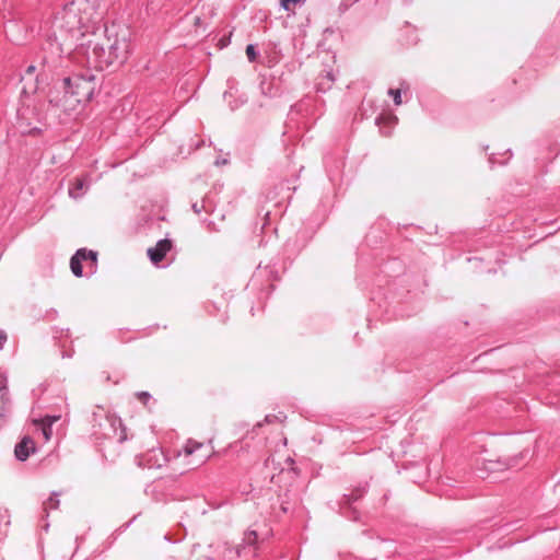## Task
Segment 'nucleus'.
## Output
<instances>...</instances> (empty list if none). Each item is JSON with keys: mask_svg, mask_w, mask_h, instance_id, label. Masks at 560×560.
<instances>
[{"mask_svg": "<svg viewBox=\"0 0 560 560\" xmlns=\"http://www.w3.org/2000/svg\"><path fill=\"white\" fill-rule=\"evenodd\" d=\"M128 56L129 42L125 34L100 28L82 33L69 59L81 67L103 70L115 63L122 65Z\"/></svg>", "mask_w": 560, "mask_h": 560, "instance_id": "nucleus-1", "label": "nucleus"}, {"mask_svg": "<svg viewBox=\"0 0 560 560\" xmlns=\"http://www.w3.org/2000/svg\"><path fill=\"white\" fill-rule=\"evenodd\" d=\"M95 82L92 77L73 75L65 78L61 85L50 93L49 102L56 108L70 113L88 103L94 92Z\"/></svg>", "mask_w": 560, "mask_h": 560, "instance_id": "nucleus-2", "label": "nucleus"}, {"mask_svg": "<svg viewBox=\"0 0 560 560\" xmlns=\"http://www.w3.org/2000/svg\"><path fill=\"white\" fill-rule=\"evenodd\" d=\"M101 19L100 5L97 0H73L68 3L62 12V26L71 33H77V42H81L82 33L100 31L96 27Z\"/></svg>", "mask_w": 560, "mask_h": 560, "instance_id": "nucleus-3", "label": "nucleus"}, {"mask_svg": "<svg viewBox=\"0 0 560 560\" xmlns=\"http://www.w3.org/2000/svg\"><path fill=\"white\" fill-rule=\"evenodd\" d=\"M210 456V450L202 443L189 440L177 453L176 459L187 468H195L203 464Z\"/></svg>", "mask_w": 560, "mask_h": 560, "instance_id": "nucleus-4", "label": "nucleus"}, {"mask_svg": "<svg viewBox=\"0 0 560 560\" xmlns=\"http://www.w3.org/2000/svg\"><path fill=\"white\" fill-rule=\"evenodd\" d=\"M266 465L268 467L271 466L273 470H279L271 476V482L280 488L290 486L296 479L298 471L293 467V459L291 457L284 458L283 462H276L273 457L268 458Z\"/></svg>", "mask_w": 560, "mask_h": 560, "instance_id": "nucleus-5", "label": "nucleus"}, {"mask_svg": "<svg viewBox=\"0 0 560 560\" xmlns=\"http://www.w3.org/2000/svg\"><path fill=\"white\" fill-rule=\"evenodd\" d=\"M172 249V242L170 240H162L158 242L154 247L148 249V256L153 264H159L164 259L166 254Z\"/></svg>", "mask_w": 560, "mask_h": 560, "instance_id": "nucleus-6", "label": "nucleus"}, {"mask_svg": "<svg viewBox=\"0 0 560 560\" xmlns=\"http://www.w3.org/2000/svg\"><path fill=\"white\" fill-rule=\"evenodd\" d=\"M33 452H35V442L30 436H24L14 450L16 458L22 462L26 460Z\"/></svg>", "mask_w": 560, "mask_h": 560, "instance_id": "nucleus-7", "label": "nucleus"}, {"mask_svg": "<svg viewBox=\"0 0 560 560\" xmlns=\"http://www.w3.org/2000/svg\"><path fill=\"white\" fill-rule=\"evenodd\" d=\"M86 260V249L81 248L71 257L70 268L75 277H82V261Z\"/></svg>", "mask_w": 560, "mask_h": 560, "instance_id": "nucleus-8", "label": "nucleus"}, {"mask_svg": "<svg viewBox=\"0 0 560 560\" xmlns=\"http://www.w3.org/2000/svg\"><path fill=\"white\" fill-rule=\"evenodd\" d=\"M86 188L88 184L84 178H75L73 184L69 187V196L73 199H78Z\"/></svg>", "mask_w": 560, "mask_h": 560, "instance_id": "nucleus-9", "label": "nucleus"}, {"mask_svg": "<svg viewBox=\"0 0 560 560\" xmlns=\"http://www.w3.org/2000/svg\"><path fill=\"white\" fill-rule=\"evenodd\" d=\"M508 468V464L501 463L500 460L488 459L485 463V469L490 472L502 471Z\"/></svg>", "mask_w": 560, "mask_h": 560, "instance_id": "nucleus-10", "label": "nucleus"}, {"mask_svg": "<svg viewBox=\"0 0 560 560\" xmlns=\"http://www.w3.org/2000/svg\"><path fill=\"white\" fill-rule=\"evenodd\" d=\"M33 423L35 425H40L43 435L46 441H49L52 434L51 425L48 423H45L43 419H34Z\"/></svg>", "mask_w": 560, "mask_h": 560, "instance_id": "nucleus-11", "label": "nucleus"}, {"mask_svg": "<svg viewBox=\"0 0 560 560\" xmlns=\"http://www.w3.org/2000/svg\"><path fill=\"white\" fill-rule=\"evenodd\" d=\"M285 419H287V416L283 412H279V413L267 415L264 419V422L267 424H272L276 422L283 423Z\"/></svg>", "mask_w": 560, "mask_h": 560, "instance_id": "nucleus-12", "label": "nucleus"}, {"mask_svg": "<svg viewBox=\"0 0 560 560\" xmlns=\"http://www.w3.org/2000/svg\"><path fill=\"white\" fill-rule=\"evenodd\" d=\"M388 94L393 96L394 103L396 105H400L402 103L400 90H393V89H390L388 91Z\"/></svg>", "mask_w": 560, "mask_h": 560, "instance_id": "nucleus-13", "label": "nucleus"}, {"mask_svg": "<svg viewBox=\"0 0 560 560\" xmlns=\"http://www.w3.org/2000/svg\"><path fill=\"white\" fill-rule=\"evenodd\" d=\"M246 55L249 59V61H255L256 60V51H255V47L253 45H248L246 47Z\"/></svg>", "mask_w": 560, "mask_h": 560, "instance_id": "nucleus-14", "label": "nucleus"}, {"mask_svg": "<svg viewBox=\"0 0 560 560\" xmlns=\"http://www.w3.org/2000/svg\"><path fill=\"white\" fill-rule=\"evenodd\" d=\"M301 0H280L281 7L284 10H290L291 5L299 3Z\"/></svg>", "mask_w": 560, "mask_h": 560, "instance_id": "nucleus-15", "label": "nucleus"}, {"mask_svg": "<svg viewBox=\"0 0 560 560\" xmlns=\"http://www.w3.org/2000/svg\"><path fill=\"white\" fill-rule=\"evenodd\" d=\"M60 419V416H46L43 418L45 423L52 425V423L57 422Z\"/></svg>", "mask_w": 560, "mask_h": 560, "instance_id": "nucleus-16", "label": "nucleus"}, {"mask_svg": "<svg viewBox=\"0 0 560 560\" xmlns=\"http://www.w3.org/2000/svg\"><path fill=\"white\" fill-rule=\"evenodd\" d=\"M7 395V386H5V383L4 381L0 380V399H4Z\"/></svg>", "mask_w": 560, "mask_h": 560, "instance_id": "nucleus-17", "label": "nucleus"}, {"mask_svg": "<svg viewBox=\"0 0 560 560\" xmlns=\"http://www.w3.org/2000/svg\"><path fill=\"white\" fill-rule=\"evenodd\" d=\"M86 259H91L93 262H96L97 253L93 250H86Z\"/></svg>", "mask_w": 560, "mask_h": 560, "instance_id": "nucleus-18", "label": "nucleus"}, {"mask_svg": "<svg viewBox=\"0 0 560 560\" xmlns=\"http://www.w3.org/2000/svg\"><path fill=\"white\" fill-rule=\"evenodd\" d=\"M5 340H7V335L3 331H0V349H2Z\"/></svg>", "mask_w": 560, "mask_h": 560, "instance_id": "nucleus-19", "label": "nucleus"}, {"mask_svg": "<svg viewBox=\"0 0 560 560\" xmlns=\"http://www.w3.org/2000/svg\"><path fill=\"white\" fill-rule=\"evenodd\" d=\"M126 440H127L126 429H125V428H122V429H121V433H120V435H119V441H120V442H124V441H126Z\"/></svg>", "mask_w": 560, "mask_h": 560, "instance_id": "nucleus-20", "label": "nucleus"}, {"mask_svg": "<svg viewBox=\"0 0 560 560\" xmlns=\"http://www.w3.org/2000/svg\"><path fill=\"white\" fill-rule=\"evenodd\" d=\"M148 398H149V394L148 393H141L139 395V399L142 400L143 402H145Z\"/></svg>", "mask_w": 560, "mask_h": 560, "instance_id": "nucleus-21", "label": "nucleus"}, {"mask_svg": "<svg viewBox=\"0 0 560 560\" xmlns=\"http://www.w3.org/2000/svg\"><path fill=\"white\" fill-rule=\"evenodd\" d=\"M34 69H35V68H34L33 66H30V67H28V69H27V71H28V72H32V71H34Z\"/></svg>", "mask_w": 560, "mask_h": 560, "instance_id": "nucleus-22", "label": "nucleus"}]
</instances>
